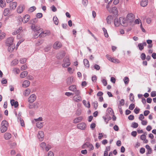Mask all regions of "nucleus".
Masks as SVG:
<instances>
[{
	"instance_id": "obj_1",
	"label": "nucleus",
	"mask_w": 156,
	"mask_h": 156,
	"mask_svg": "<svg viewBox=\"0 0 156 156\" xmlns=\"http://www.w3.org/2000/svg\"><path fill=\"white\" fill-rule=\"evenodd\" d=\"M41 32L40 34L39 35V36L40 38L44 37L46 36L49 35L50 34L51 32L49 30H45L43 31V29H41Z\"/></svg>"
},
{
	"instance_id": "obj_2",
	"label": "nucleus",
	"mask_w": 156,
	"mask_h": 156,
	"mask_svg": "<svg viewBox=\"0 0 156 156\" xmlns=\"http://www.w3.org/2000/svg\"><path fill=\"white\" fill-rule=\"evenodd\" d=\"M83 149L88 148L90 151L93 150L94 147L93 145L89 142H87L83 144L82 146Z\"/></svg>"
},
{
	"instance_id": "obj_3",
	"label": "nucleus",
	"mask_w": 156,
	"mask_h": 156,
	"mask_svg": "<svg viewBox=\"0 0 156 156\" xmlns=\"http://www.w3.org/2000/svg\"><path fill=\"white\" fill-rule=\"evenodd\" d=\"M69 89L70 90L75 92V94H80V92L79 90H77L76 86L72 85L69 86Z\"/></svg>"
},
{
	"instance_id": "obj_4",
	"label": "nucleus",
	"mask_w": 156,
	"mask_h": 156,
	"mask_svg": "<svg viewBox=\"0 0 156 156\" xmlns=\"http://www.w3.org/2000/svg\"><path fill=\"white\" fill-rule=\"evenodd\" d=\"M134 15L132 13L128 14L126 16V20L127 22L131 23L135 19Z\"/></svg>"
},
{
	"instance_id": "obj_5",
	"label": "nucleus",
	"mask_w": 156,
	"mask_h": 156,
	"mask_svg": "<svg viewBox=\"0 0 156 156\" xmlns=\"http://www.w3.org/2000/svg\"><path fill=\"white\" fill-rule=\"evenodd\" d=\"M70 64L69 59L68 58H65L64 59V63L62 66L63 67H67Z\"/></svg>"
},
{
	"instance_id": "obj_6",
	"label": "nucleus",
	"mask_w": 156,
	"mask_h": 156,
	"mask_svg": "<svg viewBox=\"0 0 156 156\" xmlns=\"http://www.w3.org/2000/svg\"><path fill=\"white\" fill-rule=\"evenodd\" d=\"M36 95L34 94H32L28 98V101L30 103H32L36 100Z\"/></svg>"
},
{
	"instance_id": "obj_7",
	"label": "nucleus",
	"mask_w": 156,
	"mask_h": 156,
	"mask_svg": "<svg viewBox=\"0 0 156 156\" xmlns=\"http://www.w3.org/2000/svg\"><path fill=\"white\" fill-rule=\"evenodd\" d=\"M120 24L123 26H126L127 25V21L125 18L121 17L119 18Z\"/></svg>"
},
{
	"instance_id": "obj_8",
	"label": "nucleus",
	"mask_w": 156,
	"mask_h": 156,
	"mask_svg": "<svg viewBox=\"0 0 156 156\" xmlns=\"http://www.w3.org/2000/svg\"><path fill=\"white\" fill-rule=\"evenodd\" d=\"M76 95L74 96L73 98V100L76 102H79L82 100V97L80 95V94H75Z\"/></svg>"
},
{
	"instance_id": "obj_9",
	"label": "nucleus",
	"mask_w": 156,
	"mask_h": 156,
	"mask_svg": "<svg viewBox=\"0 0 156 156\" xmlns=\"http://www.w3.org/2000/svg\"><path fill=\"white\" fill-rule=\"evenodd\" d=\"M14 38L13 37L8 38L6 40L5 44L6 46H9L13 44Z\"/></svg>"
},
{
	"instance_id": "obj_10",
	"label": "nucleus",
	"mask_w": 156,
	"mask_h": 156,
	"mask_svg": "<svg viewBox=\"0 0 156 156\" xmlns=\"http://www.w3.org/2000/svg\"><path fill=\"white\" fill-rule=\"evenodd\" d=\"M17 5V3L16 2H12L9 5V7L10 10H13L15 9Z\"/></svg>"
},
{
	"instance_id": "obj_11",
	"label": "nucleus",
	"mask_w": 156,
	"mask_h": 156,
	"mask_svg": "<svg viewBox=\"0 0 156 156\" xmlns=\"http://www.w3.org/2000/svg\"><path fill=\"white\" fill-rule=\"evenodd\" d=\"M37 137L40 141H43L44 137V134L43 132L42 131H39L37 134Z\"/></svg>"
},
{
	"instance_id": "obj_12",
	"label": "nucleus",
	"mask_w": 156,
	"mask_h": 156,
	"mask_svg": "<svg viewBox=\"0 0 156 156\" xmlns=\"http://www.w3.org/2000/svg\"><path fill=\"white\" fill-rule=\"evenodd\" d=\"M86 127V124L84 122H81L78 124L77 125V127L78 129L81 130H84Z\"/></svg>"
},
{
	"instance_id": "obj_13",
	"label": "nucleus",
	"mask_w": 156,
	"mask_h": 156,
	"mask_svg": "<svg viewBox=\"0 0 156 156\" xmlns=\"http://www.w3.org/2000/svg\"><path fill=\"white\" fill-rule=\"evenodd\" d=\"M61 43L58 41L55 42L53 45V48L55 49H57L62 47Z\"/></svg>"
},
{
	"instance_id": "obj_14",
	"label": "nucleus",
	"mask_w": 156,
	"mask_h": 156,
	"mask_svg": "<svg viewBox=\"0 0 156 156\" xmlns=\"http://www.w3.org/2000/svg\"><path fill=\"white\" fill-rule=\"evenodd\" d=\"M39 104L37 102L34 103L33 104H29L28 108L30 109L37 108L38 107Z\"/></svg>"
},
{
	"instance_id": "obj_15",
	"label": "nucleus",
	"mask_w": 156,
	"mask_h": 156,
	"mask_svg": "<svg viewBox=\"0 0 156 156\" xmlns=\"http://www.w3.org/2000/svg\"><path fill=\"white\" fill-rule=\"evenodd\" d=\"M31 28L34 31L38 32V33H39L41 32V29L42 28H40L39 27L37 26H35L32 25L31 26Z\"/></svg>"
},
{
	"instance_id": "obj_16",
	"label": "nucleus",
	"mask_w": 156,
	"mask_h": 156,
	"mask_svg": "<svg viewBox=\"0 0 156 156\" xmlns=\"http://www.w3.org/2000/svg\"><path fill=\"white\" fill-rule=\"evenodd\" d=\"M25 8V6L23 5H20L17 8V11L18 13H22Z\"/></svg>"
},
{
	"instance_id": "obj_17",
	"label": "nucleus",
	"mask_w": 156,
	"mask_h": 156,
	"mask_svg": "<svg viewBox=\"0 0 156 156\" xmlns=\"http://www.w3.org/2000/svg\"><path fill=\"white\" fill-rule=\"evenodd\" d=\"M30 82L28 80H25L23 81L22 84V86L23 87H27L30 85Z\"/></svg>"
},
{
	"instance_id": "obj_18",
	"label": "nucleus",
	"mask_w": 156,
	"mask_h": 156,
	"mask_svg": "<svg viewBox=\"0 0 156 156\" xmlns=\"http://www.w3.org/2000/svg\"><path fill=\"white\" fill-rule=\"evenodd\" d=\"M74 82L73 78V76H69L66 79V82L68 85L71 84Z\"/></svg>"
},
{
	"instance_id": "obj_19",
	"label": "nucleus",
	"mask_w": 156,
	"mask_h": 156,
	"mask_svg": "<svg viewBox=\"0 0 156 156\" xmlns=\"http://www.w3.org/2000/svg\"><path fill=\"white\" fill-rule=\"evenodd\" d=\"M30 92V89L29 88H27L23 91V94L24 96H27L29 95Z\"/></svg>"
},
{
	"instance_id": "obj_20",
	"label": "nucleus",
	"mask_w": 156,
	"mask_h": 156,
	"mask_svg": "<svg viewBox=\"0 0 156 156\" xmlns=\"http://www.w3.org/2000/svg\"><path fill=\"white\" fill-rule=\"evenodd\" d=\"M18 120H19L20 122V123L21 125V126H24L25 124L24 123V121L23 120V119H21V115L20 114H19L18 115Z\"/></svg>"
},
{
	"instance_id": "obj_21",
	"label": "nucleus",
	"mask_w": 156,
	"mask_h": 156,
	"mask_svg": "<svg viewBox=\"0 0 156 156\" xmlns=\"http://www.w3.org/2000/svg\"><path fill=\"white\" fill-rule=\"evenodd\" d=\"M11 104L12 106H14L15 108H16L18 106V103L17 101H15L13 99L11 100Z\"/></svg>"
},
{
	"instance_id": "obj_22",
	"label": "nucleus",
	"mask_w": 156,
	"mask_h": 156,
	"mask_svg": "<svg viewBox=\"0 0 156 156\" xmlns=\"http://www.w3.org/2000/svg\"><path fill=\"white\" fill-rule=\"evenodd\" d=\"M147 45L146 42H144L142 43H139L138 44V46L139 47V49L141 51L144 48V46H145Z\"/></svg>"
},
{
	"instance_id": "obj_23",
	"label": "nucleus",
	"mask_w": 156,
	"mask_h": 156,
	"mask_svg": "<svg viewBox=\"0 0 156 156\" xmlns=\"http://www.w3.org/2000/svg\"><path fill=\"white\" fill-rule=\"evenodd\" d=\"M12 136L11 133H6L4 135V138L5 140L9 139Z\"/></svg>"
},
{
	"instance_id": "obj_24",
	"label": "nucleus",
	"mask_w": 156,
	"mask_h": 156,
	"mask_svg": "<svg viewBox=\"0 0 156 156\" xmlns=\"http://www.w3.org/2000/svg\"><path fill=\"white\" fill-rule=\"evenodd\" d=\"M141 140H143L145 143H147L148 142V140L146 139V136L144 134H142L140 136Z\"/></svg>"
},
{
	"instance_id": "obj_25",
	"label": "nucleus",
	"mask_w": 156,
	"mask_h": 156,
	"mask_svg": "<svg viewBox=\"0 0 156 156\" xmlns=\"http://www.w3.org/2000/svg\"><path fill=\"white\" fill-rule=\"evenodd\" d=\"M148 1L147 0H142L140 2V5L142 6L145 7L148 4Z\"/></svg>"
},
{
	"instance_id": "obj_26",
	"label": "nucleus",
	"mask_w": 156,
	"mask_h": 156,
	"mask_svg": "<svg viewBox=\"0 0 156 156\" xmlns=\"http://www.w3.org/2000/svg\"><path fill=\"white\" fill-rule=\"evenodd\" d=\"M10 9L8 8H5L3 11V14L4 16H6L9 14Z\"/></svg>"
},
{
	"instance_id": "obj_27",
	"label": "nucleus",
	"mask_w": 156,
	"mask_h": 156,
	"mask_svg": "<svg viewBox=\"0 0 156 156\" xmlns=\"http://www.w3.org/2000/svg\"><path fill=\"white\" fill-rule=\"evenodd\" d=\"M28 74V72L27 71H23L21 73L20 75V77L21 78H23L26 77Z\"/></svg>"
},
{
	"instance_id": "obj_28",
	"label": "nucleus",
	"mask_w": 156,
	"mask_h": 156,
	"mask_svg": "<svg viewBox=\"0 0 156 156\" xmlns=\"http://www.w3.org/2000/svg\"><path fill=\"white\" fill-rule=\"evenodd\" d=\"M82 117L81 116L77 118H75L73 122L74 123H76L81 121L82 120Z\"/></svg>"
},
{
	"instance_id": "obj_29",
	"label": "nucleus",
	"mask_w": 156,
	"mask_h": 156,
	"mask_svg": "<svg viewBox=\"0 0 156 156\" xmlns=\"http://www.w3.org/2000/svg\"><path fill=\"white\" fill-rule=\"evenodd\" d=\"M113 17L111 16H108L106 18L107 23L108 24H110L113 20Z\"/></svg>"
},
{
	"instance_id": "obj_30",
	"label": "nucleus",
	"mask_w": 156,
	"mask_h": 156,
	"mask_svg": "<svg viewBox=\"0 0 156 156\" xmlns=\"http://www.w3.org/2000/svg\"><path fill=\"white\" fill-rule=\"evenodd\" d=\"M6 36V34L4 32H2L0 30V41L4 39Z\"/></svg>"
},
{
	"instance_id": "obj_31",
	"label": "nucleus",
	"mask_w": 156,
	"mask_h": 156,
	"mask_svg": "<svg viewBox=\"0 0 156 156\" xmlns=\"http://www.w3.org/2000/svg\"><path fill=\"white\" fill-rule=\"evenodd\" d=\"M8 46V51H9V52H11L15 48V45H9V46Z\"/></svg>"
},
{
	"instance_id": "obj_32",
	"label": "nucleus",
	"mask_w": 156,
	"mask_h": 156,
	"mask_svg": "<svg viewBox=\"0 0 156 156\" xmlns=\"http://www.w3.org/2000/svg\"><path fill=\"white\" fill-rule=\"evenodd\" d=\"M6 5V3L4 0H0V6L1 8H4Z\"/></svg>"
},
{
	"instance_id": "obj_33",
	"label": "nucleus",
	"mask_w": 156,
	"mask_h": 156,
	"mask_svg": "<svg viewBox=\"0 0 156 156\" xmlns=\"http://www.w3.org/2000/svg\"><path fill=\"white\" fill-rule=\"evenodd\" d=\"M109 12L110 13H112L115 14H116L117 13V9L116 7H113L111 8V11Z\"/></svg>"
},
{
	"instance_id": "obj_34",
	"label": "nucleus",
	"mask_w": 156,
	"mask_h": 156,
	"mask_svg": "<svg viewBox=\"0 0 156 156\" xmlns=\"http://www.w3.org/2000/svg\"><path fill=\"white\" fill-rule=\"evenodd\" d=\"M114 25L116 27H118L120 24V22H119L118 18H115L114 19Z\"/></svg>"
},
{
	"instance_id": "obj_35",
	"label": "nucleus",
	"mask_w": 156,
	"mask_h": 156,
	"mask_svg": "<svg viewBox=\"0 0 156 156\" xmlns=\"http://www.w3.org/2000/svg\"><path fill=\"white\" fill-rule=\"evenodd\" d=\"M30 16L27 14L25 15L24 18L23 20L25 23L27 22L30 19Z\"/></svg>"
},
{
	"instance_id": "obj_36",
	"label": "nucleus",
	"mask_w": 156,
	"mask_h": 156,
	"mask_svg": "<svg viewBox=\"0 0 156 156\" xmlns=\"http://www.w3.org/2000/svg\"><path fill=\"white\" fill-rule=\"evenodd\" d=\"M145 147L148 150V152L147 153V154H151L152 152V149L148 145H147Z\"/></svg>"
},
{
	"instance_id": "obj_37",
	"label": "nucleus",
	"mask_w": 156,
	"mask_h": 156,
	"mask_svg": "<svg viewBox=\"0 0 156 156\" xmlns=\"http://www.w3.org/2000/svg\"><path fill=\"white\" fill-rule=\"evenodd\" d=\"M83 62L85 66L86 67H89V63L88 61L86 59H84L83 60Z\"/></svg>"
},
{
	"instance_id": "obj_38",
	"label": "nucleus",
	"mask_w": 156,
	"mask_h": 156,
	"mask_svg": "<svg viewBox=\"0 0 156 156\" xmlns=\"http://www.w3.org/2000/svg\"><path fill=\"white\" fill-rule=\"evenodd\" d=\"M110 61L115 63H119L120 62V61L118 59L112 57Z\"/></svg>"
},
{
	"instance_id": "obj_39",
	"label": "nucleus",
	"mask_w": 156,
	"mask_h": 156,
	"mask_svg": "<svg viewBox=\"0 0 156 156\" xmlns=\"http://www.w3.org/2000/svg\"><path fill=\"white\" fill-rule=\"evenodd\" d=\"M43 123L41 122H38L36 123L37 127L39 128H41L43 127Z\"/></svg>"
},
{
	"instance_id": "obj_40",
	"label": "nucleus",
	"mask_w": 156,
	"mask_h": 156,
	"mask_svg": "<svg viewBox=\"0 0 156 156\" xmlns=\"http://www.w3.org/2000/svg\"><path fill=\"white\" fill-rule=\"evenodd\" d=\"M53 20L56 25H58V20L57 16H54L53 17Z\"/></svg>"
},
{
	"instance_id": "obj_41",
	"label": "nucleus",
	"mask_w": 156,
	"mask_h": 156,
	"mask_svg": "<svg viewBox=\"0 0 156 156\" xmlns=\"http://www.w3.org/2000/svg\"><path fill=\"white\" fill-rule=\"evenodd\" d=\"M2 126L7 127L8 126V122L5 120H4L2 121L1 123Z\"/></svg>"
},
{
	"instance_id": "obj_42",
	"label": "nucleus",
	"mask_w": 156,
	"mask_h": 156,
	"mask_svg": "<svg viewBox=\"0 0 156 156\" xmlns=\"http://www.w3.org/2000/svg\"><path fill=\"white\" fill-rule=\"evenodd\" d=\"M83 103L84 105L87 107L88 108H89L90 106V104L89 102H88L87 103V102L85 100H83Z\"/></svg>"
},
{
	"instance_id": "obj_43",
	"label": "nucleus",
	"mask_w": 156,
	"mask_h": 156,
	"mask_svg": "<svg viewBox=\"0 0 156 156\" xmlns=\"http://www.w3.org/2000/svg\"><path fill=\"white\" fill-rule=\"evenodd\" d=\"M7 127L4 126H2L1 127V131L2 133L5 132L7 130Z\"/></svg>"
},
{
	"instance_id": "obj_44",
	"label": "nucleus",
	"mask_w": 156,
	"mask_h": 156,
	"mask_svg": "<svg viewBox=\"0 0 156 156\" xmlns=\"http://www.w3.org/2000/svg\"><path fill=\"white\" fill-rule=\"evenodd\" d=\"M138 126V124L137 123L135 122H133L131 124V127L134 128H136Z\"/></svg>"
},
{
	"instance_id": "obj_45",
	"label": "nucleus",
	"mask_w": 156,
	"mask_h": 156,
	"mask_svg": "<svg viewBox=\"0 0 156 156\" xmlns=\"http://www.w3.org/2000/svg\"><path fill=\"white\" fill-rule=\"evenodd\" d=\"M22 30V27H20L19 28V29L14 31L12 33V34L13 35H15L17 34L18 33H19L20 31Z\"/></svg>"
},
{
	"instance_id": "obj_46",
	"label": "nucleus",
	"mask_w": 156,
	"mask_h": 156,
	"mask_svg": "<svg viewBox=\"0 0 156 156\" xmlns=\"http://www.w3.org/2000/svg\"><path fill=\"white\" fill-rule=\"evenodd\" d=\"M123 81L125 84H127L129 83V79L128 77H126L124 78Z\"/></svg>"
},
{
	"instance_id": "obj_47",
	"label": "nucleus",
	"mask_w": 156,
	"mask_h": 156,
	"mask_svg": "<svg viewBox=\"0 0 156 156\" xmlns=\"http://www.w3.org/2000/svg\"><path fill=\"white\" fill-rule=\"evenodd\" d=\"M103 30L104 31L105 36L106 37H108V34L107 33V30H106V29L105 28H103Z\"/></svg>"
},
{
	"instance_id": "obj_48",
	"label": "nucleus",
	"mask_w": 156,
	"mask_h": 156,
	"mask_svg": "<svg viewBox=\"0 0 156 156\" xmlns=\"http://www.w3.org/2000/svg\"><path fill=\"white\" fill-rule=\"evenodd\" d=\"M125 101L124 99H121L119 101V103L118 105V106H123L124 105Z\"/></svg>"
},
{
	"instance_id": "obj_49",
	"label": "nucleus",
	"mask_w": 156,
	"mask_h": 156,
	"mask_svg": "<svg viewBox=\"0 0 156 156\" xmlns=\"http://www.w3.org/2000/svg\"><path fill=\"white\" fill-rule=\"evenodd\" d=\"M108 113L111 115L114 114V112L113 110L111 108H109L108 109Z\"/></svg>"
},
{
	"instance_id": "obj_50",
	"label": "nucleus",
	"mask_w": 156,
	"mask_h": 156,
	"mask_svg": "<svg viewBox=\"0 0 156 156\" xmlns=\"http://www.w3.org/2000/svg\"><path fill=\"white\" fill-rule=\"evenodd\" d=\"M27 68V66L26 64H24L21 67L20 69L21 70H23L26 69Z\"/></svg>"
},
{
	"instance_id": "obj_51",
	"label": "nucleus",
	"mask_w": 156,
	"mask_h": 156,
	"mask_svg": "<svg viewBox=\"0 0 156 156\" xmlns=\"http://www.w3.org/2000/svg\"><path fill=\"white\" fill-rule=\"evenodd\" d=\"M64 56V55L63 54L59 53L57 55V58L58 59H61Z\"/></svg>"
},
{
	"instance_id": "obj_52",
	"label": "nucleus",
	"mask_w": 156,
	"mask_h": 156,
	"mask_svg": "<svg viewBox=\"0 0 156 156\" xmlns=\"http://www.w3.org/2000/svg\"><path fill=\"white\" fill-rule=\"evenodd\" d=\"M129 99L131 101H134V96L132 93H130L129 95Z\"/></svg>"
},
{
	"instance_id": "obj_53",
	"label": "nucleus",
	"mask_w": 156,
	"mask_h": 156,
	"mask_svg": "<svg viewBox=\"0 0 156 156\" xmlns=\"http://www.w3.org/2000/svg\"><path fill=\"white\" fill-rule=\"evenodd\" d=\"M36 9L35 6H32L30 7L28 11L30 12H32L34 11Z\"/></svg>"
},
{
	"instance_id": "obj_54",
	"label": "nucleus",
	"mask_w": 156,
	"mask_h": 156,
	"mask_svg": "<svg viewBox=\"0 0 156 156\" xmlns=\"http://www.w3.org/2000/svg\"><path fill=\"white\" fill-rule=\"evenodd\" d=\"M51 145L48 144L47 145H46V146L45 147V150L46 151H48L49 150L51 149Z\"/></svg>"
},
{
	"instance_id": "obj_55",
	"label": "nucleus",
	"mask_w": 156,
	"mask_h": 156,
	"mask_svg": "<svg viewBox=\"0 0 156 156\" xmlns=\"http://www.w3.org/2000/svg\"><path fill=\"white\" fill-rule=\"evenodd\" d=\"M46 145V143L44 142L41 143L40 144V147L43 149L45 148Z\"/></svg>"
},
{
	"instance_id": "obj_56",
	"label": "nucleus",
	"mask_w": 156,
	"mask_h": 156,
	"mask_svg": "<svg viewBox=\"0 0 156 156\" xmlns=\"http://www.w3.org/2000/svg\"><path fill=\"white\" fill-rule=\"evenodd\" d=\"M140 57L142 60H144L146 58V56L145 54L142 53Z\"/></svg>"
},
{
	"instance_id": "obj_57",
	"label": "nucleus",
	"mask_w": 156,
	"mask_h": 156,
	"mask_svg": "<svg viewBox=\"0 0 156 156\" xmlns=\"http://www.w3.org/2000/svg\"><path fill=\"white\" fill-rule=\"evenodd\" d=\"M67 70L68 71L69 73L72 74L73 73V71L72 70V68L70 67H69L67 69Z\"/></svg>"
},
{
	"instance_id": "obj_58",
	"label": "nucleus",
	"mask_w": 156,
	"mask_h": 156,
	"mask_svg": "<svg viewBox=\"0 0 156 156\" xmlns=\"http://www.w3.org/2000/svg\"><path fill=\"white\" fill-rule=\"evenodd\" d=\"M135 107V105L133 104H131L129 107V109L130 110H133Z\"/></svg>"
},
{
	"instance_id": "obj_59",
	"label": "nucleus",
	"mask_w": 156,
	"mask_h": 156,
	"mask_svg": "<svg viewBox=\"0 0 156 156\" xmlns=\"http://www.w3.org/2000/svg\"><path fill=\"white\" fill-rule=\"evenodd\" d=\"M13 71L16 73L19 74L20 72V70L19 68H16L14 69Z\"/></svg>"
},
{
	"instance_id": "obj_60",
	"label": "nucleus",
	"mask_w": 156,
	"mask_h": 156,
	"mask_svg": "<svg viewBox=\"0 0 156 156\" xmlns=\"http://www.w3.org/2000/svg\"><path fill=\"white\" fill-rule=\"evenodd\" d=\"M94 69H96L97 70H99L100 69V66L97 64H95L94 66Z\"/></svg>"
},
{
	"instance_id": "obj_61",
	"label": "nucleus",
	"mask_w": 156,
	"mask_h": 156,
	"mask_svg": "<svg viewBox=\"0 0 156 156\" xmlns=\"http://www.w3.org/2000/svg\"><path fill=\"white\" fill-rule=\"evenodd\" d=\"M27 59L25 58H22L20 60V62L22 64H23L26 62Z\"/></svg>"
},
{
	"instance_id": "obj_62",
	"label": "nucleus",
	"mask_w": 156,
	"mask_h": 156,
	"mask_svg": "<svg viewBox=\"0 0 156 156\" xmlns=\"http://www.w3.org/2000/svg\"><path fill=\"white\" fill-rule=\"evenodd\" d=\"M18 63V60L16 59H15L12 62V64L14 65H16Z\"/></svg>"
},
{
	"instance_id": "obj_63",
	"label": "nucleus",
	"mask_w": 156,
	"mask_h": 156,
	"mask_svg": "<svg viewBox=\"0 0 156 156\" xmlns=\"http://www.w3.org/2000/svg\"><path fill=\"white\" fill-rule=\"evenodd\" d=\"M93 105L94 108H97L98 106V104L97 101L94 102L93 103Z\"/></svg>"
},
{
	"instance_id": "obj_64",
	"label": "nucleus",
	"mask_w": 156,
	"mask_h": 156,
	"mask_svg": "<svg viewBox=\"0 0 156 156\" xmlns=\"http://www.w3.org/2000/svg\"><path fill=\"white\" fill-rule=\"evenodd\" d=\"M151 97H154L156 96V91H152L151 94Z\"/></svg>"
}]
</instances>
